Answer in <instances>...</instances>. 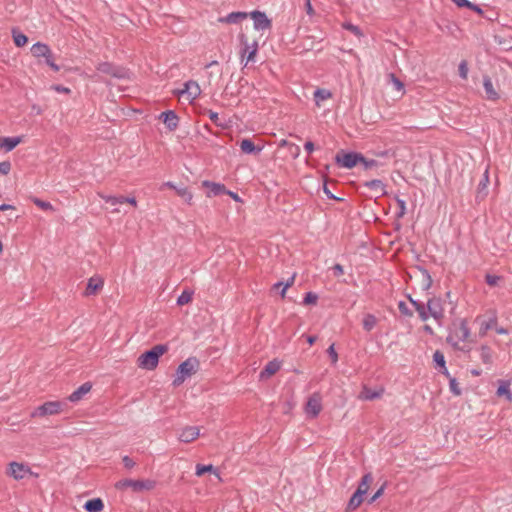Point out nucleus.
<instances>
[{
	"label": "nucleus",
	"mask_w": 512,
	"mask_h": 512,
	"mask_svg": "<svg viewBox=\"0 0 512 512\" xmlns=\"http://www.w3.org/2000/svg\"><path fill=\"white\" fill-rule=\"evenodd\" d=\"M168 348L165 345H155L151 350L142 353L137 358V366L141 369L152 371L159 363V359L167 352Z\"/></svg>",
	"instance_id": "1"
},
{
	"label": "nucleus",
	"mask_w": 512,
	"mask_h": 512,
	"mask_svg": "<svg viewBox=\"0 0 512 512\" xmlns=\"http://www.w3.org/2000/svg\"><path fill=\"white\" fill-rule=\"evenodd\" d=\"M199 367V361L195 357H190L182 362L175 373L173 385L175 387L180 386L185 382L186 379L194 375Z\"/></svg>",
	"instance_id": "2"
},
{
	"label": "nucleus",
	"mask_w": 512,
	"mask_h": 512,
	"mask_svg": "<svg viewBox=\"0 0 512 512\" xmlns=\"http://www.w3.org/2000/svg\"><path fill=\"white\" fill-rule=\"evenodd\" d=\"M470 336V329L466 320H460L449 333L447 337L448 343L455 348H460V345L468 340Z\"/></svg>",
	"instance_id": "3"
},
{
	"label": "nucleus",
	"mask_w": 512,
	"mask_h": 512,
	"mask_svg": "<svg viewBox=\"0 0 512 512\" xmlns=\"http://www.w3.org/2000/svg\"><path fill=\"white\" fill-rule=\"evenodd\" d=\"M156 482L151 479L133 480L123 479L116 483V488L120 490L131 489L133 492L149 491L154 489Z\"/></svg>",
	"instance_id": "4"
},
{
	"label": "nucleus",
	"mask_w": 512,
	"mask_h": 512,
	"mask_svg": "<svg viewBox=\"0 0 512 512\" xmlns=\"http://www.w3.org/2000/svg\"><path fill=\"white\" fill-rule=\"evenodd\" d=\"M239 41L241 44L240 57L241 60H245V66L250 62H255V57L258 52V43L256 41L249 43L245 34L239 35Z\"/></svg>",
	"instance_id": "5"
},
{
	"label": "nucleus",
	"mask_w": 512,
	"mask_h": 512,
	"mask_svg": "<svg viewBox=\"0 0 512 512\" xmlns=\"http://www.w3.org/2000/svg\"><path fill=\"white\" fill-rule=\"evenodd\" d=\"M64 403L60 401H48L38 406L31 412L32 418H40L60 414L63 411Z\"/></svg>",
	"instance_id": "6"
},
{
	"label": "nucleus",
	"mask_w": 512,
	"mask_h": 512,
	"mask_svg": "<svg viewBox=\"0 0 512 512\" xmlns=\"http://www.w3.org/2000/svg\"><path fill=\"white\" fill-rule=\"evenodd\" d=\"M6 473L15 480H22L29 475H33L29 465L15 461L8 464Z\"/></svg>",
	"instance_id": "7"
},
{
	"label": "nucleus",
	"mask_w": 512,
	"mask_h": 512,
	"mask_svg": "<svg viewBox=\"0 0 512 512\" xmlns=\"http://www.w3.org/2000/svg\"><path fill=\"white\" fill-rule=\"evenodd\" d=\"M176 94L187 100L189 103H193L194 100L200 96L201 88L196 81L189 80L184 84L183 89L178 90Z\"/></svg>",
	"instance_id": "8"
},
{
	"label": "nucleus",
	"mask_w": 512,
	"mask_h": 512,
	"mask_svg": "<svg viewBox=\"0 0 512 512\" xmlns=\"http://www.w3.org/2000/svg\"><path fill=\"white\" fill-rule=\"evenodd\" d=\"M427 310L430 316L441 324L444 318V301L440 297H433L427 302Z\"/></svg>",
	"instance_id": "9"
},
{
	"label": "nucleus",
	"mask_w": 512,
	"mask_h": 512,
	"mask_svg": "<svg viewBox=\"0 0 512 512\" xmlns=\"http://www.w3.org/2000/svg\"><path fill=\"white\" fill-rule=\"evenodd\" d=\"M365 158L358 153H346L342 156H336V162L344 168L351 169L355 167L358 163L364 162Z\"/></svg>",
	"instance_id": "10"
},
{
	"label": "nucleus",
	"mask_w": 512,
	"mask_h": 512,
	"mask_svg": "<svg viewBox=\"0 0 512 512\" xmlns=\"http://www.w3.org/2000/svg\"><path fill=\"white\" fill-rule=\"evenodd\" d=\"M248 16H250L254 21V29L257 31L260 30H267L271 28V20L267 17V15L259 10H254L250 13H248Z\"/></svg>",
	"instance_id": "11"
},
{
	"label": "nucleus",
	"mask_w": 512,
	"mask_h": 512,
	"mask_svg": "<svg viewBox=\"0 0 512 512\" xmlns=\"http://www.w3.org/2000/svg\"><path fill=\"white\" fill-rule=\"evenodd\" d=\"M304 410L307 416L311 418L317 417L322 410L321 396L319 394L310 396Z\"/></svg>",
	"instance_id": "12"
},
{
	"label": "nucleus",
	"mask_w": 512,
	"mask_h": 512,
	"mask_svg": "<svg viewBox=\"0 0 512 512\" xmlns=\"http://www.w3.org/2000/svg\"><path fill=\"white\" fill-rule=\"evenodd\" d=\"M103 286L104 279L99 275H94L88 279L84 295L87 297L94 296L102 290Z\"/></svg>",
	"instance_id": "13"
},
{
	"label": "nucleus",
	"mask_w": 512,
	"mask_h": 512,
	"mask_svg": "<svg viewBox=\"0 0 512 512\" xmlns=\"http://www.w3.org/2000/svg\"><path fill=\"white\" fill-rule=\"evenodd\" d=\"M200 436V428L197 426H186L179 432L178 439L183 443H191Z\"/></svg>",
	"instance_id": "14"
},
{
	"label": "nucleus",
	"mask_w": 512,
	"mask_h": 512,
	"mask_svg": "<svg viewBox=\"0 0 512 512\" xmlns=\"http://www.w3.org/2000/svg\"><path fill=\"white\" fill-rule=\"evenodd\" d=\"M282 366V362L278 359H273L268 362L264 369L259 374L260 380H267L272 377L275 373H277Z\"/></svg>",
	"instance_id": "15"
},
{
	"label": "nucleus",
	"mask_w": 512,
	"mask_h": 512,
	"mask_svg": "<svg viewBox=\"0 0 512 512\" xmlns=\"http://www.w3.org/2000/svg\"><path fill=\"white\" fill-rule=\"evenodd\" d=\"M159 119L163 121L170 131H174L178 127L179 118L173 110L162 112L159 115Z\"/></svg>",
	"instance_id": "16"
},
{
	"label": "nucleus",
	"mask_w": 512,
	"mask_h": 512,
	"mask_svg": "<svg viewBox=\"0 0 512 512\" xmlns=\"http://www.w3.org/2000/svg\"><path fill=\"white\" fill-rule=\"evenodd\" d=\"M239 146H240L241 151L244 154H249V155L250 154H259L264 148L263 144L256 145L250 138L242 139L239 142Z\"/></svg>",
	"instance_id": "17"
},
{
	"label": "nucleus",
	"mask_w": 512,
	"mask_h": 512,
	"mask_svg": "<svg viewBox=\"0 0 512 512\" xmlns=\"http://www.w3.org/2000/svg\"><path fill=\"white\" fill-rule=\"evenodd\" d=\"M97 70L100 73L110 75V76H113L116 78H122L125 76V72L122 69L115 67L111 63H108V62L100 63L97 66Z\"/></svg>",
	"instance_id": "18"
},
{
	"label": "nucleus",
	"mask_w": 512,
	"mask_h": 512,
	"mask_svg": "<svg viewBox=\"0 0 512 512\" xmlns=\"http://www.w3.org/2000/svg\"><path fill=\"white\" fill-rule=\"evenodd\" d=\"M92 389V384L90 382L83 383L79 388H77L73 393L68 397L70 402L76 403L82 400Z\"/></svg>",
	"instance_id": "19"
},
{
	"label": "nucleus",
	"mask_w": 512,
	"mask_h": 512,
	"mask_svg": "<svg viewBox=\"0 0 512 512\" xmlns=\"http://www.w3.org/2000/svg\"><path fill=\"white\" fill-rule=\"evenodd\" d=\"M383 393H384V389L383 388L371 389V388H369L367 386H364L362 388V391L359 394V399L365 400V401H371V400H375V399L381 398Z\"/></svg>",
	"instance_id": "20"
},
{
	"label": "nucleus",
	"mask_w": 512,
	"mask_h": 512,
	"mask_svg": "<svg viewBox=\"0 0 512 512\" xmlns=\"http://www.w3.org/2000/svg\"><path fill=\"white\" fill-rule=\"evenodd\" d=\"M202 186L209 189L207 193L208 197L217 196L226 192L225 186L220 183L205 180L202 182Z\"/></svg>",
	"instance_id": "21"
},
{
	"label": "nucleus",
	"mask_w": 512,
	"mask_h": 512,
	"mask_svg": "<svg viewBox=\"0 0 512 512\" xmlns=\"http://www.w3.org/2000/svg\"><path fill=\"white\" fill-rule=\"evenodd\" d=\"M21 141V137H0V148L6 152H10L19 145Z\"/></svg>",
	"instance_id": "22"
},
{
	"label": "nucleus",
	"mask_w": 512,
	"mask_h": 512,
	"mask_svg": "<svg viewBox=\"0 0 512 512\" xmlns=\"http://www.w3.org/2000/svg\"><path fill=\"white\" fill-rule=\"evenodd\" d=\"M248 17L247 12H231L228 15L219 18V22L227 24H236Z\"/></svg>",
	"instance_id": "23"
},
{
	"label": "nucleus",
	"mask_w": 512,
	"mask_h": 512,
	"mask_svg": "<svg viewBox=\"0 0 512 512\" xmlns=\"http://www.w3.org/2000/svg\"><path fill=\"white\" fill-rule=\"evenodd\" d=\"M51 49L49 46L42 42H37L32 45L31 53L35 58H44L45 56H49Z\"/></svg>",
	"instance_id": "24"
},
{
	"label": "nucleus",
	"mask_w": 512,
	"mask_h": 512,
	"mask_svg": "<svg viewBox=\"0 0 512 512\" xmlns=\"http://www.w3.org/2000/svg\"><path fill=\"white\" fill-rule=\"evenodd\" d=\"M483 87L488 100L496 101L499 99L498 92L495 90L491 79L487 76L483 78Z\"/></svg>",
	"instance_id": "25"
},
{
	"label": "nucleus",
	"mask_w": 512,
	"mask_h": 512,
	"mask_svg": "<svg viewBox=\"0 0 512 512\" xmlns=\"http://www.w3.org/2000/svg\"><path fill=\"white\" fill-rule=\"evenodd\" d=\"M84 509L87 512H101L104 509V503L100 498H94L84 504Z\"/></svg>",
	"instance_id": "26"
},
{
	"label": "nucleus",
	"mask_w": 512,
	"mask_h": 512,
	"mask_svg": "<svg viewBox=\"0 0 512 512\" xmlns=\"http://www.w3.org/2000/svg\"><path fill=\"white\" fill-rule=\"evenodd\" d=\"M433 360H434L435 364L440 368V372L442 374H444L446 377H449V372L446 368L444 354L442 352H440L439 350L435 351L433 354Z\"/></svg>",
	"instance_id": "27"
},
{
	"label": "nucleus",
	"mask_w": 512,
	"mask_h": 512,
	"mask_svg": "<svg viewBox=\"0 0 512 512\" xmlns=\"http://www.w3.org/2000/svg\"><path fill=\"white\" fill-rule=\"evenodd\" d=\"M332 97V93L327 89H316L314 92V100L317 107L321 106V103Z\"/></svg>",
	"instance_id": "28"
},
{
	"label": "nucleus",
	"mask_w": 512,
	"mask_h": 512,
	"mask_svg": "<svg viewBox=\"0 0 512 512\" xmlns=\"http://www.w3.org/2000/svg\"><path fill=\"white\" fill-rule=\"evenodd\" d=\"M207 472L213 473L219 480H221L218 471L215 469V467L212 464H209V465L197 464L196 465L195 474L198 477L204 475Z\"/></svg>",
	"instance_id": "29"
},
{
	"label": "nucleus",
	"mask_w": 512,
	"mask_h": 512,
	"mask_svg": "<svg viewBox=\"0 0 512 512\" xmlns=\"http://www.w3.org/2000/svg\"><path fill=\"white\" fill-rule=\"evenodd\" d=\"M372 481H373L372 475L370 473L365 474L362 477L361 482L359 483V486L356 490L358 492V494L365 495L367 493Z\"/></svg>",
	"instance_id": "30"
},
{
	"label": "nucleus",
	"mask_w": 512,
	"mask_h": 512,
	"mask_svg": "<svg viewBox=\"0 0 512 512\" xmlns=\"http://www.w3.org/2000/svg\"><path fill=\"white\" fill-rule=\"evenodd\" d=\"M365 186L373 190L377 195L385 193V185L381 180L374 179L365 183Z\"/></svg>",
	"instance_id": "31"
},
{
	"label": "nucleus",
	"mask_w": 512,
	"mask_h": 512,
	"mask_svg": "<svg viewBox=\"0 0 512 512\" xmlns=\"http://www.w3.org/2000/svg\"><path fill=\"white\" fill-rule=\"evenodd\" d=\"M377 318L373 314H366L363 317L362 325L365 331L370 332L377 325Z\"/></svg>",
	"instance_id": "32"
},
{
	"label": "nucleus",
	"mask_w": 512,
	"mask_h": 512,
	"mask_svg": "<svg viewBox=\"0 0 512 512\" xmlns=\"http://www.w3.org/2000/svg\"><path fill=\"white\" fill-rule=\"evenodd\" d=\"M498 396H505L508 401H512V393L510 391V383L507 381H503L500 383L497 389Z\"/></svg>",
	"instance_id": "33"
},
{
	"label": "nucleus",
	"mask_w": 512,
	"mask_h": 512,
	"mask_svg": "<svg viewBox=\"0 0 512 512\" xmlns=\"http://www.w3.org/2000/svg\"><path fill=\"white\" fill-rule=\"evenodd\" d=\"M363 496L364 495L358 494V492L355 491V493L352 495L348 502L347 509L352 511L358 508L363 502Z\"/></svg>",
	"instance_id": "34"
},
{
	"label": "nucleus",
	"mask_w": 512,
	"mask_h": 512,
	"mask_svg": "<svg viewBox=\"0 0 512 512\" xmlns=\"http://www.w3.org/2000/svg\"><path fill=\"white\" fill-rule=\"evenodd\" d=\"M497 325V317L493 315L489 320L482 321L480 326V334L485 335L489 329L495 328Z\"/></svg>",
	"instance_id": "35"
},
{
	"label": "nucleus",
	"mask_w": 512,
	"mask_h": 512,
	"mask_svg": "<svg viewBox=\"0 0 512 512\" xmlns=\"http://www.w3.org/2000/svg\"><path fill=\"white\" fill-rule=\"evenodd\" d=\"M193 292L189 290H184L177 299V304L179 306L186 305L192 301Z\"/></svg>",
	"instance_id": "36"
},
{
	"label": "nucleus",
	"mask_w": 512,
	"mask_h": 512,
	"mask_svg": "<svg viewBox=\"0 0 512 512\" xmlns=\"http://www.w3.org/2000/svg\"><path fill=\"white\" fill-rule=\"evenodd\" d=\"M13 40L16 46L22 47L28 42V38L23 33H20L16 30L12 31Z\"/></svg>",
	"instance_id": "37"
},
{
	"label": "nucleus",
	"mask_w": 512,
	"mask_h": 512,
	"mask_svg": "<svg viewBox=\"0 0 512 512\" xmlns=\"http://www.w3.org/2000/svg\"><path fill=\"white\" fill-rule=\"evenodd\" d=\"M176 193L188 204L192 203L193 194L186 187H178Z\"/></svg>",
	"instance_id": "38"
},
{
	"label": "nucleus",
	"mask_w": 512,
	"mask_h": 512,
	"mask_svg": "<svg viewBox=\"0 0 512 512\" xmlns=\"http://www.w3.org/2000/svg\"><path fill=\"white\" fill-rule=\"evenodd\" d=\"M294 282V276L291 277V279L286 282H277L274 284L273 289L278 290L281 289V296L284 297L286 294L287 289L293 284Z\"/></svg>",
	"instance_id": "39"
},
{
	"label": "nucleus",
	"mask_w": 512,
	"mask_h": 512,
	"mask_svg": "<svg viewBox=\"0 0 512 512\" xmlns=\"http://www.w3.org/2000/svg\"><path fill=\"white\" fill-rule=\"evenodd\" d=\"M342 27H343L344 29H346V30L350 31L351 33H353V34H354L355 36H357L358 38H360V37H362V36H363V33H362L361 29H360L358 26H356V25H354V24H352V23H350V22H345V23H343V24H342Z\"/></svg>",
	"instance_id": "40"
},
{
	"label": "nucleus",
	"mask_w": 512,
	"mask_h": 512,
	"mask_svg": "<svg viewBox=\"0 0 512 512\" xmlns=\"http://www.w3.org/2000/svg\"><path fill=\"white\" fill-rule=\"evenodd\" d=\"M480 357H481V360L486 363V364H489L491 363V360H492V354H491V350L489 347L487 346H482L481 347V350H480Z\"/></svg>",
	"instance_id": "41"
},
{
	"label": "nucleus",
	"mask_w": 512,
	"mask_h": 512,
	"mask_svg": "<svg viewBox=\"0 0 512 512\" xmlns=\"http://www.w3.org/2000/svg\"><path fill=\"white\" fill-rule=\"evenodd\" d=\"M449 379V388H450V391L456 395V396H459L461 395V389L459 387V384L457 382V380L452 377L450 374H449V377H447Z\"/></svg>",
	"instance_id": "42"
},
{
	"label": "nucleus",
	"mask_w": 512,
	"mask_h": 512,
	"mask_svg": "<svg viewBox=\"0 0 512 512\" xmlns=\"http://www.w3.org/2000/svg\"><path fill=\"white\" fill-rule=\"evenodd\" d=\"M32 201L33 203L38 206L39 208H41L42 210H49V211H52L54 210L52 204L50 202H47V201H43L39 198H32Z\"/></svg>",
	"instance_id": "43"
},
{
	"label": "nucleus",
	"mask_w": 512,
	"mask_h": 512,
	"mask_svg": "<svg viewBox=\"0 0 512 512\" xmlns=\"http://www.w3.org/2000/svg\"><path fill=\"white\" fill-rule=\"evenodd\" d=\"M44 59L45 63L55 72H58L60 70V67L54 62L52 51H50L49 56H45Z\"/></svg>",
	"instance_id": "44"
},
{
	"label": "nucleus",
	"mask_w": 512,
	"mask_h": 512,
	"mask_svg": "<svg viewBox=\"0 0 512 512\" xmlns=\"http://www.w3.org/2000/svg\"><path fill=\"white\" fill-rule=\"evenodd\" d=\"M317 300H318V296L315 293L308 292V293H306L303 302L306 305H310V304H316Z\"/></svg>",
	"instance_id": "45"
},
{
	"label": "nucleus",
	"mask_w": 512,
	"mask_h": 512,
	"mask_svg": "<svg viewBox=\"0 0 512 512\" xmlns=\"http://www.w3.org/2000/svg\"><path fill=\"white\" fill-rule=\"evenodd\" d=\"M459 75L462 79H467V76H468V66H467V63L466 61H462L460 64H459Z\"/></svg>",
	"instance_id": "46"
},
{
	"label": "nucleus",
	"mask_w": 512,
	"mask_h": 512,
	"mask_svg": "<svg viewBox=\"0 0 512 512\" xmlns=\"http://www.w3.org/2000/svg\"><path fill=\"white\" fill-rule=\"evenodd\" d=\"M327 353L331 358L332 364H336L338 361V354L335 350L334 344L329 346V348L327 349Z\"/></svg>",
	"instance_id": "47"
},
{
	"label": "nucleus",
	"mask_w": 512,
	"mask_h": 512,
	"mask_svg": "<svg viewBox=\"0 0 512 512\" xmlns=\"http://www.w3.org/2000/svg\"><path fill=\"white\" fill-rule=\"evenodd\" d=\"M398 309L399 311L406 316H412L411 310L408 308L407 304L403 301H400L398 303Z\"/></svg>",
	"instance_id": "48"
},
{
	"label": "nucleus",
	"mask_w": 512,
	"mask_h": 512,
	"mask_svg": "<svg viewBox=\"0 0 512 512\" xmlns=\"http://www.w3.org/2000/svg\"><path fill=\"white\" fill-rule=\"evenodd\" d=\"M409 300L418 313L427 310L425 308V305L422 302L416 301V300L412 299L411 297H409Z\"/></svg>",
	"instance_id": "49"
},
{
	"label": "nucleus",
	"mask_w": 512,
	"mask_h": 512,
	"mask_svg": "<svg viewBox=\"0 0 512 512\" xmlns=\"http://www.w3.org/2000/svg\"><path fill=\"white\" fill-rule=\"evenodd\" d=\"M499 279V276L491 274H487L485 277L486 283L490 286H495L498 283Z\"/></svg>",
	"instance_id": "50"
},
{
	"label": "nucleus",
	"mask_w": 512,
	"mask_h": 512,
	"mask_svg": "<svg viewBox=\"0 0 512 512\" xmlns=\"http://www.w3.org/2000/svg\"><path fill=\"white\" fill-rule=\"evenodd\" d=\"M397 205L399 207V211H398V217H403L404 214L406 213V203L404 200L402 199H397Z\"/></svg>",
	"instance_id": "51"
},
{
	"label": "nucleus",
	"mask_w": 512,
	"mask_h": 512,
	"mask_svg": "<svg viewBox=\"0 0 512 512\" xmlns=\"http://www.w3.org/2000/svg\"><path fill=\"white\" fill-rule=\"evenodd\" d=\"M11 170V164L8 161L0 162V173L7 175Z\"/></svg>",
	"instance_id": "52"
},
{
	"label": "nucleus",
	"mask_w": 512,
	"mask_h": 512,
	"mask_svg": "<svg viewBox=\"0 0 512 512\" xmlns=\"http://www.w3.org/2000/svg\"><path fill=\"white\" fill-rule=\"evenodd\" d=\"M305 10L309 17H313L315 15V10L312 6L311 0H305Z\"/></svg>",
	"instance_id": "53"
},
{
	"label": "nucleus",
	"mask_w": 512,
	"mask_h": 512,
	"mask_svg": "<svg viewBox=\"0 0 512 512\" xmlns=\"http://www.w3.org/2000/svg\"><path fill=\"white\" fill-rule=\"evenodd\" d=\"M51 89H53L54 91H56L58 93L69 94L71 92L70 88L64 87L62 85H52Z\"/></svg>",
	"instance_id": "54"
},
{
	"label": "nucleus",
	"mask_w": 512,
	"mask_h": 512,
	"mask_svg": "<svg viewBox=\"0 0 512 512\" xmlns=\"http://www.w3.org/2000/svg\"><path fill=\"white\" fill-rule=\"evenodd\" d=\"M107 203L111 204L112 206L123 204L122 196H111V198L107 199Z\"/></svg>",
	"instance_id": "55"
},
{
	"label": "nucleus",
	"mask_w": 512,
	"mask_h": 512,
	"mask_svg": "<svg viewBox=\"0 0 512 512\" xmlns=\"http://www.w3.org/2000/svg\"><path fill=\"white\" fill-rule=\"evenodd\" d=\"M122 461L124 466L128 469L133 468L135 465V462L129 456H124Z\"/></svg>",
	"instance_id": "56"
},
{
	"label": "nucleus",
	"mask_w": 512,
	"mask_h": 512,
	"mask_svg": "<svg viewBox=\"0 0 512 512\" xmlns=\"http://www.w3.org/2000/svg\"><path fill=\"white\" fill-rule=\"evenodd\" d=\"M489 182L488 171L486 170L484 173L483 180L479 183V189H486Z\"/></svg>",
	"instance_id": "57"
},
{
	"label": "nucleus",
	"mask_w": 512,
	"mask_h": 512,
	"mask_svg": "<svg viewBox=\"0 0 512 512\" xmlns=\"http://www.w3.org/2000/svg\"><path fill=\"white\" fill-rule=\"evenodd\" d=\"M384 493V486L380 487L376 493L371 497V499L369 500V503H373L375 502L380 496H382V494Z\"/></svg>",
	"instance_id": "58"
},
{
	"label": "nucleus",
	"mask_w": 512,
	"mask_h": 512,
	"mask_svg": "<svg viewBox=\"0 0 512 512\" xmlns=\"http://www.w3.org/2000/svg\"><path fill=\"white\" fill-rule=\"evenodd\" d=\"M478 14H482L483 13V10L476 4L472 3V2H469V5L466 7Z\"/></svg>",
	"instance_id": "59"
},
{
	"label": "nucleus",
	"mask_w": 512,
	"mask_h": 512,
	"mask_svg": "<svg viewBox=\"0 0 512 512\" xmlns=\"http://www.w3.org/2000/svg\"><path fill=\"white\" fill-rule=\"evenodd\" d=\"M391 78H392L393 84L395 85L396 89L402 90L403 83L398 78H396L393 74L391 75Z\"/></svg>",
	"instance_id": "60"
},
{
	"label": "nucleus",
	"mask_w": 512,
	"mask_h": 512,
	"mask_svg": "<svg viewBox=\"0 0 512 512\" xmlns=\"http://www.w3.org/2000/svg\"><path fill=\"white\" fill-rule=\"evenodd\" d=\"M333 271L336 276H341L344 273V269L340 264H335L333 267Z\"/></svg>",
	"instance_id": "61"
},
{
	"label": "nucleus",
	"mask_w": 512,
	"mask_h": 512,
	"mask_svg": "<svg viewBox=\"0 0 512 512\" xmlns=\"http://www.w3.org/2000/svg\"><path fill=\"white\" fill-rule=\"evenodd\" d=\"M455 5H457L460 8L467 7L469 5L468 0H451Z\"/></svg>",
	"instance_id": "62"
},
{
	"label": "nucleus",
	"mask_w": 512,
	"mask_h": 512,
	"mask_svg": "<svg viewBox=\"0 0 512 512\" xmlns=\"http://www.w3.org/2000/svg\"><path fill=\"white\" fill-rule=\"evenodd\" d=\"M122 200H123V203H128V204H131L133 206L137 205V201H136L135 197H124V196H122Z\"/></svg>",
	"instance_id": "63"
},
{
	"label": "nucleus",
	"mask_w": 512,
	"mask_h": 512,
	"mask_svg": "<svg viewBox=\"0 0 512 512\" xmlns=\"http://www.w3.org/2000/svg\"><path fill=\"white\" fill-rule=\"evenodd\" d=\"M304 149L308 152V153H312L314 151V144L311 142V141H307L304 145Z\"/></svg>",
	"instance_id": "64"
}]
</instances>
